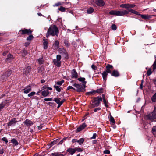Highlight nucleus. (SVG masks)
<instances>
[{
    "instance_id": "1",
    "label": "nucleus",
    "mask_w": 156,
    "mask_h": 156,
    "mask_svg": "<svg viewBox=\"0 0 156 156\" xmlns=\"http://www.w3.org/2000/svg\"><path fill=\"white\" fill-rule=\"evenodd\" d=\"M59 33V30L55 25L50 26L46 34V37L48 38L50 35L53 36L56 35L58 36Z\"/></svg>"
},
{
    "instance_id": "2",
    "label": "nucleus",
    "mask_w": 156,
    "mask_h": 156,
    "mask_svg": "<svg viewBox=\"0 0 156 156\" xmlns=\"http://www.w3.org/2000/svg\"><path fill=\"white\" fill-rule=\"evenodd\" d=\"M102 100V98L101 97H98L94 98L92 101V107L94 108L95 107L98 106L100 103V101H101Z\"/></svg>"
},
{
    "instance_id": "3",
    "label": "nucleus",
    "mask_w": 156,
    "mask_h": 156,
    "mask_svg": "<svg viewBox=\"0 0 156 156\" xmlns=\"http://www.w3.org/2000/svg\"><path fill=\"white\" fill-rule=\"evenodd\" d=\"M147 118L149 120H152L156 118V107H154L153 112L149 115H147Z\"/></svg>"
},
{
    "instance_id": "4",
    "label": "nucleus",
    "mask_w": 156,
    "mask_h": 156,
    "mask_svg": "<svg viewBox=\"0 0 156 156\" xmlns=\"http://www.w3.org/2000/svg\"><path fill=\"white\" fill-rule=\"evenodd\" d=\"M61 56L60 55H58L56 56V58L54 59L53 60L54 64L58 67L61 66Z\"/></svg>"
},
{
    "instance_id": "5",
    "label": "nucleus",
    "mask_w": 156,
    "mask_h": 156,
    "mask_svg": "<svg viewBox=\"0 0 156 156\" xmlns=\"http://www.w3.org/2000/svg\"><path fill=\"white\" fill-rule=\"evenodd\" d=\"M32 31L30 29H21L19 31V33H20L22 35L27 34V35L30 34Z\"/></svg>"
},
{
    "instance_id": "6",
    "label": "nucleus",
    "mask_w": 156,
    "mask_h": 156,
    "mask_svg": "<svg viewBox=\"0 0 156 156\" xmlns=\"http://www.w3.org/2000/svg\"><path fill=\"white\" fill-rule=\"evenodd\" d=\"M73 85L76 88V91L79 92L82 91L86 87V86H83V85L76 83L73 84Z\"/></svg>"
},
{
    "instance_id": "7",
    "label": "nucleus",
    "mask_w": 156,
    "mask_h": 156,
    "mask_svg": "<svg viewBox=\"0 0 156 156\" xmlns=\"http://www.w3.org/2000/svg\"><path fill=\"white\" fill-rule=\"evenodd\" d=\"M129 13V11L127 10H117V16H124L126 14Z\"/></svg>"
},
{
    "instance_id": "8",
    "label": "nucleus",
    "mask_w": 156,
    "mask_h": 156,
    "mask_svg": "<svg viewBox=\"0 0 156 156\" xmlns=\"http://www.w3.org/2000/svg\"><path fill=\"white\" fill-rule=\"evenodd\" d=\"M95 3L99 7H103L105 5V2L103 0H95Z\"/></svg>"
},
{
    "instance_id": "9",
    "label": "nucleus",
    "mask_w": 156,
    "mask_h": 156,
    "mask_svg": "<svg viewBox=\"0 0 156 156\" xmlns=\"http://www.w3.org/2000/svg\"><path fill=\"white\" fill-rule=\"evenodd\" d=\"M16 119L15 118L12 119L8 123V126H14L17 122Z\"/></svg>"
},
{
    "instance_id": "10",
    "label": "nucleus",
    "mask_w": 156,
    "mask_h": 156,
    "mask_svg": "<svg viewBox=\"0 0 156 156\" xmlns=\"http://www.w3.org/2000/svg\"><path fill=\"white\" fill-rule=\"evenodd\" d=\"M23 123L27 126L29 127L33 124V122L30 120L27 119L23 122Z\"/></svg>"
},
{
    "instance_id": "11",
    "label": "nucleus",
    "mask_w": 156,
    "mask_h": 156,
    "mask_svg": "<svg viewBox=\"0 0 156 156\" xmlns=\"http://www.w3.org/2000/svg\"><path fill=\"white\" fill-rule=\"evenodd\" d=\"M41 90L42 91L41 93L42 95L44 97H46L49 94V92L47 89L43 90L42 89Z\"/></svg>"
},
{
    "instance_id": "12",
    "label": "nucleus",
    "mask_w": 156,
    "mask_h": 156,
    "mask_svg": "<svg viewBox=\"0 0 156 156\" xmlns=\"http://www.w3.org/2000/svg\"><path fill=\"white\" fill-rule=\"evenodd\" d=\"M71 74L72 78H76L78 77L77 73L75 69L72 71Z\"/></svg>"
},
{
    "instance_id": "13",
    "label": "nucleus",
    "mask_w": 156,
    "mask_h": 156,
    "mask_svg": "<svg viewBox=\"0 0 156 156\" xmlns=\"http://www.w3.org/2000/svg\"><path fill=\"white\" fill-rule=\"evenodd\" d=\"M13 58L12 55L10 54H8L7 55V58H6V61L7 62H10L13 59Z\"/></svg>"
},
{
    "instance_id": "14",
    "label": "nucleus",
    "mask_w": 156,
    "mask_h": 156,
    "mask_svg": "<svg viewBox=\"0 0 156 156\" xmlns=\"http://www.w3.org/2000/svg\"><path fill=\"white\" fill-rule=\"evenodd\" d=\"M140 16L142 18L145 19H149L150 18H151V17L153 16H156V15H140Z\"/></svg>"
},
{
    "instance_id": "15",
    "label": "nucleus",
    "mask_w": 156,
    "mask_h": 156,
    "mask_svg": "<svg viewBox=\"0 0 156 156\" xmlns=\"http://www.w3.org/2000/svg\"><path fill=\"white\" fill-rule=\"evenodd\" d=\"M61 99L60 98H55L54 99V101L57 104H60V103L62 102L63 103L65 101V100L64 99L63 100L61 101Z\"/></svg>"
},
{
    "instance_id": "16",
    "label": "nucleus",
    "mask_w": 156,
    "mask_h": 156,
    "mask_svg": "<svg viewBox=\"0 0 156 156\" xmlns=\"http://www.w3.org/2000/svg\"><path fill=\"white\" fill-rule=\"evenodd\" d=\"M78 80L82 83L83 86H85L87 82L85 81V79L84 77H80L78 78Z\"/></svg>"
},
{
    "instance_id": "17",
    "label": "nucleus",
    "mask_w": 156,
    "mask_h": 156,
    "mask_svg": "<svg viewBox=\"0 0 156 156\" xmlns=\"http://www.w3.org/2000/svg\"><path fill=\"white\" fill-rule=\"evenodd\" d=\"M86 126V124L85 123H83L80 127L77 128V130L78 132L80 131L82 129H83Z\"/></svg>"
},
{
    "instance_id": "18",
    "label": "nucleus",
    "mask_w": 156,
    "mask_h": 156,
    "mask_svg": "<svg viewBox=\"0 0 156 156\" xmlns=\"http://www.w3.org/2000/svg\"><path fill=\"white\" fill-rule=\"evenodd\" d=\"M66 151L69 153L71 155H73L75 153L76 150L74 148H69L66 150Z\"/></svg>"
},
{
    "instance_id": "19",
    "label": "nucleus",
    "mask_w": 156,
    "mask_h": 156,
    "mask_svg": "<svg viewBox=\"0 0 156 156\" xmlns=\"http://www.w3.org/2000/svg\"><path fill=\"white\" fill-rule=\"evenodd\" d=\"M24 92L25 94H27L31 90V87L30 86H27L23 89Z\"/></svg>"
},
{
    "instance_id": "20",
    "label": "nucleus",
    "mask_w": 156,
    "mask_h": 156,
    "mask_svg": "<svg viewBox=\"0 0 156 156\" xmlns=\"http://www.w3.org/2000/svg\"><path fill=\"white\" fill-rule=\"evenodd\" d=\"M59 41L57 40L55 41V43L53 45V47L54 49L56 50L59 47Z\"/></svg>"
},
{
    "instance_id": "21",
    "label": "nucleus",
    "mask_w": 156,
    "mask_h": 156,
    "mask_svg": "<svg viewBox=\"0 0 156 156\" xmlns=\"http://www.w3.org/2000/svg\"><path fill=\"white\" fill-rule=\"evenodd\" d=\"M129 4H122L120 5V6L122 8L129 9Z\"/></svg>"
},
{
    "instance_id": "22",
    "label": "nucleus",
    "mask_w": 156,
    "mask_h": 156,
    "mask_svg": "<svg viewBox=\"0 0 156 156\" xmlns=\"http://www.w3.org/2000/svg\"><path fill=\"white\" fill-rule=\"evenodd\" d=\"M111 75L116 77L119 76V73L116 70H114L111 73Z\"/></svg>"
},
{
    "instance_id": "23",
    "label": "nucleus",
    "mask_w": 156,
    "mask_h": 156,
    "mask_svg": "<svg viewBox=\"0 0 156 156\" xmlns=\"http://www.w3.org/2000/svg\"><path fill=\"white\" fill-rule=\"evenodd\" d=\"M43 41L44 48V49H46L48 47V42L45 39H44Z\"/></svg>"
},
{
    "instance_id": "24",
    "label": "nucleus",
    "mask_w": 156,
    "mask_h": 156,
    "mask_svg": "<svg viewBox=\"0 0 156 156\" xmlns=\"http://www.w3.org/2000/svg\"><path fill=\"white\" fill-rule=\"evenodd\" d=\"M102 75L103 80L105 81L107 80V77L108 75V74L106 72L104 71L102 73Z\"/></svg>"
},
{
    "instance_id": "25",
    "label": "nucleus",
    "mask_w": 156,
    "mask_h": 156,
    "mask_svg": "<svg viewBox=\"0 0 156 156\" xmlns=\"http://www.w3.org/2000/svg\"><path fill=\"white\" fill-rule=\"evenodd\" d=\"M59 52L60 54H66V52L65 50L63 48H60L59 49Z\"/></svg>"
},
{
    "instance_id": "26",
    "label": "nucleus",
    "mask_w": 156,
    "mask_h": 156,
    "mask_svg": "<svg viewBox=\"0 0 156 156\" xmlns=\"http://www.w3.org/2000/svg\"><path fill=\"white\" fill-rule=\"evenodd\" d=\"M51 154L53 156H64L63 154L58 152L52 153Z\"/></svg>"
},
{
    "instance_id": "27",
    "label": "nucleus",
    "mask_w": 156,
    "mask_h": 156,
    "mask_svg": "<svg viewBox=\"0 0 156 156\" xmlns=\"http://www.w3.org/2000/svg\"><path fill=\"white\" fill-rule=\"evenodd\" d=\"M11 143H13V144L15 146L17 145L18 144V143L15 139H12L11 140Z\"/></svg>"
},
{
    "instance_id": "28",
    "label": "nucleus",
    "mask_w": 156,
    "mask_h": 156,
    "mask_svg": "<svg viewBox=\"0 0 156 156\" xmlns=\"http://www.w3.org/2000/svg\"><path fill=\"white\" fill-rule=\"evenodd\" d=\"M12 73V71L11 70H9L7 71L4 74V75L5 76L8 77Z\"/></svg>"
},
{
    "instance_id": "29",
    "label": "nucleus",
    "mask_w": 156,
    "mask_h": 156,
    "mask_svg": "<svg viewBox=\"0 0 156 156\" xmlns=\"http://www.w3.org/2000/svg\"><path fill=\"white\" fill-rule=\"evenodd\" d=\"M94 9L92 7H90L87 10V12L88 14H91L93 12Z\"/></svg>"
},
{
    "instance_id": "30",
    "label": "nucleus",
    "mask_w": 156,
    "mask_h": 156,
    "mask_svg": "<svg viewBox=\"0 0 156 156\" xmlns=\"http://www.w3.org/2000/svg\"><path fill=\"white\" fill-rule=\"evenodd\" d=\"M151 100L153 102H156V93L152 96L151 98Z\"/></svg>"
},
{
    "instance_id": "31",
    "label": "nucleus",
    "mask_w": 156,
    "mask_h": 156,
    "mask_svg": "<svg viewBox=\"0 0 156 156\" xmlns=\"http://www.w3.org/2000/svg\"><path fill=\"white\" fill-rule=\"evenodd\" d=\"M59 141V140L58 139H57L56 140H55L53 142H51L50 143V144L49 145L50 146V147H51L53 145H54L55 144L57 143V142Z\"/></svg>"
},
{
    "instance_id": "32",
    "label": "nucleus",
    "mask_w": 156,
    "mask_h": 156,
    "mask_svg": "<svg viewBox=\"0 0 156 156\" xmlns=\"http://www.w3.org/2000/svg\"><path fill=\"white\" fill-rule=\"evenodd\" d=\"M109 13L111 15H115L117 16V10H111Z\"/></svg>"
},
{
    "instance_id": "33",
    "label": "nucleus",
    "mask_w": 156,
    "mask_h": 156,
    "mask_svg": "<svg viewBox=\"0 0 156 156\" xmlns=\"http://www.w3.org/2000/svg\"><path fill=\"white\" fill-rule=\"evenodd\" d=\"M64 43L67 47H69L70 45V43H69L68 41L66 39H65L64 41Z\"/></svg>"
},
{
    "instance_id": "34",
    "label": "nucleus",
    "mask_w": 156,
    "mask_h": 156,
    "mask_svg": "<svg viewBox=\"0 0 156 156\" xmlns=\"http://www.w3.org/2000/svg\"><path fill=\"white\" fill-rule=\"evenodd\" d=\"M152 132L154 135H156V126H154L153 127Z\"/></svg>"
},
{
    "instance_id": "35",
    "label": "nucleus",
    "mask_w": 156,
    "mask_h": 156,
    "mask_svg": "<svg viewBox=\"0 0 156 156\" xmlns=\"http://www.w3.org/2000/svg\"><path fill=\"white\" fill-rule=\"evenodd\" d=\"M110 121L111 123H112V124H113L115 123V121L114 119V118L112 116H111L110 118Z\"/></svg>"
},
{
    "instance_id": "36",
    "label": "nucleus",
    "mask_w": 156,
    "mask_h": 156,
    "mask_svg": "<svg viewBox=\"0 0 156 156\" xmlns=\"http://www.w3.org/2000/svg\"><path fill=\"white\" fill-rule=\"evenodd\" d=\"M84 141V139L83 138H81L79 140H78V143L80 145H81L83 143Z\"/></svg>"
},
{
    "instance_id": "37",
    "label": "nucleus",
    "mask_w": 156,
    "mask_h": 156,
    "mask_svg": "<svg viewBox=\"0 0 156 156\" xmlns=\"http://www.w3.org/2000/svg\"><path fill=\"white\" fill-rule=\"evenodd\" d=\"M5 106V103L2 102L0 104V112Z\"/></svg>"
},
{
    "instance_id": "38",
    "label": "nucleus",
    "mask_w": 156,
    "mask_h": 156,
    "mask_svg": "<svg viewBox=\"0 0 156 156\" xmlns=\"http://www.w3.org/2000/svg\"><path fill=\"white\" fill-rule=\"evenodd\" d=\"M103 102L105 106L106 107H108V102L106 101L105 98H103Z\"/></svg>"
},
{
    "instance_id": "39",
    "label": "nucleus",
    "mask_w": 156,
    "mask_h": 156,
    "mask_svg": "<svg viewBox=\"0 0 156 156\" xmlns=\"http://www.w3.org/2000/svg\"><path fill=\"white\" fill-rule=\"evenodd\" d=\"M42 90H44V89H47L48 90V89L50 90H52V88L51 87H47L46 86H44L43 87H42Z\"/></svg>"
},
{
    "instance_id": "40",
    "label": "nucleus",
    "mask_w": 156,
    "mask_h": 156,
    "mask_svg": "<svg viewBox=\"0 0 156 156\" xmlns=\"http://www.w3.org/2000/svg\"><path fill=\"white\" fill-rule=\"evenodd\" d=\"M64 3L63 2L62 3H61L60 2H58L57 3H55V5H54L53 6L54 7L55 6H58L60 5H63V4Z\"/></svg>"
},
{
    "instance_id": "41",
    "label": "nucleus",
    "mask_w": 156,
    "mask_h": 156,
    "mask_svg": "<svg viewBox=\"0 0 156 156\" xmlns=\"http://www.w3.org/2000/svg\"><path fill=\"white\" fill-rule=\"evenodd\" d=\"M58 9L59 11L62 12H64L66 10V8L63 7L61 6L60 8H58Z\"/></svg>"
},
{
    "instance_id": "42",
    "label": "nucleus",
    "mask_w": 156,
    "mask_h": 156,
    "mask_svg": "<svg viewBox=\"0 0 156 156\" xmlns=\"http://www.w3.org/2000/svg\"><path fill=\"white\" fill-rule=\"evenodd\" d=\"M54 88L56 89V90L58 92L61 91L60 88L58 86L55 85L54 86Z\"/></svg>"
},
{
    "instance_id": "43",
    "label": "nucleus",
    "mask_w": 156,
    "mask_h": 156,
    "mask_svg": "<svg viewBox=\"0 0 156 156\" xmlns=\"http://www.w3.org/2000/svg\"><path fill=\"white\" fill-rule=\"evenodd\" d=\"M112 29L113 30H115L117 29V27L116 25L115 24H113L111 26Z\"/></svg>"
},
{
    "instance_id": "44",
    "label": "nucleus",
    "mask_w": 156,
    "mask_h": 156,
    "mask_svg": "<svg viewBox=\"0 0 156 156\" xmlns=\"http://www.w3.org/2000/svg\"><path fill=\"white\" fill-rule=\"evenodd\" d=\"M38 61L40 64H42L43 63L44 59L42 58H39Z\"/></svg>"
},
{
    "instance_id": "45",
    "label": "nucleus",
    "mask_w": 156,
    "mask_h": 156,
    "mask_svg": "<svg viewBox=\"0 0 156 156\" xmlns=\"http://www.w3.org/2000/svg\"><path fill=\"white\" fill-rule=\"evenodd\" d=\"M106 68L107 69H113V68L112 66L111 65H109V64H108Z\"/></svg>"
},
{
    "instance_id": "46",
    "label": "nucleus",
    "mask_w": 156,
    "mask_h": 156,
    "mask_svg": "<svg viewBox=\"0 0 156 156\" xmlns=\"http://www.w3.org/2000/svg\"><path fill=\"white\" fill-rule=\"evenodd\" d=\"M64 82V80H63L60 81H58L56 82V84L59 85L60 86H61L62 84Z\"/></svg>"
},
{
    "instance_id": "47",
    "label": "nucleus",
    "mask_w": 156,
    "mask_h": 156,
    "mask_svg": "<svg viewBox=\"0 0 156 156\" xmlns=\"http://www.w3.org/2000/svg\"><path fill=\"white\" fill-rule=\"evenodd\" d=\"M152 67L153 70H155L156 69V60L154 61L152 66Z\"/></svg>"
},
{
    "instance_id": "48",
    "label": "nucleus",
    "mask_w": 156,
    "mask_h": 156,
    "mask_svg": "<svg viewBox=\"0 0 156 156\" xmlns=\"http://www.w3.org/2000/svg\"><path fill=\"white\" fill-rule=\"evenodd\" d=\"M35 94V92H32L28 94V97H30L33 96Z\"/></svg>"
},
{
    "instance_id": "49",
    "label": "nucleus",
    "mask_w": 156,
    "mask_h": 156,
    "mask_svg": "<svg viewBox=\"0 0 156 156\" xmlns=\"http://www.w3.org/2000/svg\"><path fill=\"white\" fill-rule=\"evenodd\" d=\"M33 38V36L32 35H30L27 38L28 41H30Z\"/></svg>"
},
{
    "instance_id": "50",
    "label": "nucleus",
    "mask_w": 156,
    "mask_h": 156,
    "mask_svg": "<svg viewBox=\"0 0 156 156\" xmlns=\"http://www.w3.org/2000/svg\"><path fill=\"white\" fill-rule=\"evenodd\" d=\"M103 89L102 88L98 89L97 90L96 92L98 93H102L103 92Z\"/></svg>"
},
{
    "instance_id": "51",
    "label": "nucleus",
    "mask_w": 156,
    "mask_h": 156,
    "mask_svg": "<svg viewBox=\"0 0 156 156\" xmlns=\"http://www.w3.org/2000/svg\"><path fill=\"white\" fill-rule=\"evenodd\" d=\"M27 51L25 50H24L23 51V52L22 53V55L23 57H24L27 54Z\"/></svg>"
},
{
    "instance_id": "52",
    "label": "nucleus",
    "mask_w": 156,
    "mask_h": 156,
    "mask_svg": "<svg viewBox=\"0 0 156 156\" xmlns=\"http://www.w3.org/2000/svg\"><path fill=\"white\" fill-rule=\"evenodd\" d=\"M75 150L76 151L78 152H82L83 151L82 149L80 148H77L75 149Z\"/></svg>"
},
{
    "instance_id": "53",
    "label": "nucleus",
    "mask_w": 156,
    "mask_h": 156,
    "mask_svg": "<svg viewBox=\"0 0 156 156\" xmlns=\"http://www.w3.org/2000/svg\"><path fill=\"white\" fill-rule=\"evenodd\" d=\"M2 140L3 141H4L6 143H8V140L7 139V138H6V137H3V138H2Z\"/></svg>"
},
{
    "instance_id": "54",
    "label": "nucleus",
    "mask_w": 156,
    "mask_h": 156,
    "mask_svg": "<svg viewBox=\"0 0 156 156\" xmlns=\"http://www.w3.org/2000/svg\"><path fill=\"white\" fill-rule=\"evenodd\" d=\"M104 153L105 154H109L110 153V151L108 150H105L104 151Z\"/></svg>"
},
{
    "instance_id": "55",
    "label": "nucleus",
    "mask_w": 156,
    "mask_h": 156,
    "mask_svg": "<svg viewBox=\"0 0 156 156\" xmlns=\"http://www.w3.org/2000/svg\"><path fill=\"white\" fill-rule=\"evenodd\" d=\"M97 136V134L96 133H94L93 135V136L91 137V139H95L96 138Z\"/></svg>"
},
{
    "instance_id": "56",
    "label": "nucleus",
    "mask_w": 156,
    "mask_h": 156,
    "mask_svg": "<svg viewBox=\"0 0 156 156\" xmlns=\"http://www.w3.org/2000/svg\"><path fill=\"white\" fill-rule=\"evenodd\" d=\"M129 9L131 8H133L135 6V5L134 4H129Z\"/></svg>"
},
{
    "instance_id": "57",
    "label": "nucleus",
    "mask_w": 156,
    "mask_h": 156,
    "mask_svg": "<svg viewBox=\"0 0 156 156\" xmlns=\"http://www.w3.org/2000/svg\"><path fill=\"white\" fill-rule=\"evenodd\" d=\"M105 72H106L107 74L111 73V71L110 69H107Z\"/></svg>"
},
{
    "instance_id": "58",
    "label": "nucleus",
    "mask_w": 156,
    "mask_h": 156,
    "mask_svg": "<svg viewBox=\"0 0 156 156\" xmlns=\"http://www.w3.org/2000/svg\"><path fill=\"white\" fill-rule=\"evenodd\" d=\"M151 73L152 72L151 70L149 69L147 71V73L148 76L150 75L151 74Z\"/></svg>"
},
{
    "instance_id": "59",
    "label": "nucleus",
    "mask_w": 156,
    "mask_h": 156,
    "mask_svg": "<svg viewBox=\"0 0 156 156\" xmlns=\"http://www.w3.org/2000/svg\"><path fill=\"white\" fill-rule=\"evenodd\" d=\"M72 142L73 143H74L75 142H78V140L76 139H73L72 140Z\"/></svg>"
},
{
    "instance_id": "60",
    "label": "nucleus",
    "mask_w": 156,
    "mask_h": 156,
    "mask_svg": "<svg viewBox=\"0 0 156 156\" xmlns=\"http://www.w3.org/2000/svg\"><path fill=\"white\" fill-rule=\"evenodd\" d=\"M73 89L74 90H75V89L73 87H72V86H69L68 87H67V89L68 90H69V89Z\"/></svg>"
},
{
    "instance_id": "61",
    "label": "nucleus",
    "mask_w": 156,
    "mask_h": 156,
    "mask_svg": "<svg viewBox=\"0 0 156 156\" xmlns=\"http://www.w3.org/2000/svg\"><path fill=\"white\" fill-rule=\"evenodd\" d=\"M101 109V108L100 107L94 109V111L95 112H97L98 111L100 110Z\"/></svg>"
},
{
    "instance_id": "62",
    "label": "nucleus",
    "mask_w": 156,
    "mask_h": 156,
    "mask_svg": "<svg viewBox=\"0 0 156 156\" xmlns=\"http://www.w3.org/2000/svg\"><path fill=\"white\" fill-rule=\"evenodd\" d=\"M133 13L139 16H140V14L138 12L135 10L134 11Z\"/></svg>"
},
{
    "instance_id": "63",
    "label": "nucleus",
    "mask_w": 156,
    "mask_h": 156,
    "mask_svg": "<svg viewBox=\"0 0 156 156\" xmlns=\"http://www.w3.org/2000/svg\"><path fill=\"white\" fill-rule=\"evenodd\" d=\"M95 91L94 92H90L87 93L89 95H93V94L95 92Z\"/></svg>"
},
{
    "instance_id": "64",
    "label": "nucleus",
    "mask_w": 156,
    "mask_h": 156,
    "mask_svg": "<svg viewBox=\"0 0 156 156\" xmlns=\"http://www.w3.org/2000/svg\"><path fill=\"white\" fill-rule=\"evenodd\" d=\"M31 67L30 66H28L26 69V71H27L29 72V70L30 69Z\"/></svg>"
}]
</instances>
